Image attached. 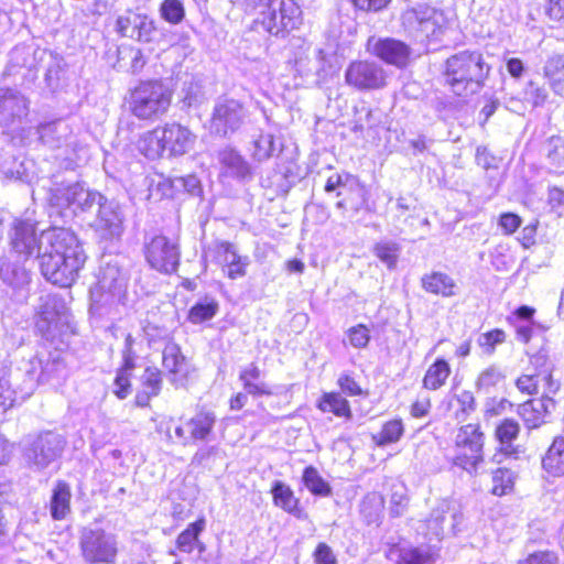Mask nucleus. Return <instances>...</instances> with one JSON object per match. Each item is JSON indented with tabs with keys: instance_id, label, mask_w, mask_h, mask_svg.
Segmentation results:
<instances>
[{
	"instance_id": "f257e3e1",
	"label": "nucleus",
	"mask_w": 564,
	"mask_h": 564,
	"mask_svg": "<svg viewBox=\"0 0 564 564\" xmlns=\"http://www.w3.org/2000/svg\"><path fill=\"white\" fill-rule=\"evenodd\" d=\"M39 271L46 282L70 289L79 280L88 261L84 242L70 228L56 226L44 237Z\"/></svg>"
},
{
	"instance_id": "f03ea898",
	"label": "nucleus",
	"mask_w": 564,
	"mask_h": 564,
	"mask_svg": "<svg viewBox=\"0 0 564 564\" xmlns=\"http://www.w3.org/2000/svg\"><path fill=\"white\" fill-rule=\"evenodd\" d=\"M491 65L478 50H463L449 55L442 65L444 86L453 95L466 98L480 91L491 74Z\"/></svg>"
},
{
	"instance_id": "7ed1b4c3",
	"label": "nucleus",
	"mask_w": 564,
	"mask_h": 564,
	"mask_svg": "<svg viewBox=\"0 0 564 564\" xmlns=\"http://www.w3.org/2000/svg\"><path fill=\"white\" fill-rule=\"evenodd\" d=\"M174 90L162 78H145L129 87L122 97V109L140 122L152 123L172 108Z\"/></svg>"
},
{
	"instance_id": "20e7f679",
	"label": "nucleus",
	"mask_w": 564,
	"mask_h": 564,
	"mask_svg": "<svg viewBox=\"0 0 564 564\" xmlns=\"http://www.w3.org/2000/svg\"><path fill=\"white\" fill-rule=\"evenodd\" d=\"M195 140L196 135L188 127L170 121L142 133L138 140V150L149 160L161 159L164 154L177 158L186 154Z\"/></svg>"
},
{
	"instance_id": "39448f33",
	"label": "nucleus",
	"mask_w": 564,
	"mask_h": 564,
	"mask_svg": "<svg viewBox=\"0 0 564 564\" xmlns=\"http://www.w3.org/2000/svg\"><path fill=\"white\" fill-rule=\"evenodd\" d=\"M486 434L480 422H469L457 427L451 464L468 474H476L485 462Z\"/></svg>"
},
{
	"instance_id": "423d86ee",
	"label": "nucleus",
	"mask_w": 564,
	"mask_h": 564,
	"mask_svg": "<svg viewBox=\"0 0 564 564\" xmlns=\"http://www.w3.org/2000/svg\"><path fill=\"white\" fill-rule=\"evenodd\" d=\"M302 23V10L294 0H273L264 6L254 20L256 26L281 39H285L299 30Z\"/></svg>"
},
{
	"instance_id": "0eeeda50",
	"label": "nucleus",
	"mask_w": 564,
	"mask_h": 564,
	"mask_svg": "<svg viewBox=\"0 0 564 564\" xmlns=\"http://www.w3.org/2000/svg\"><path fill=\"white\" fill-rule=\"evenodd\" d=\"M517 390L523 395L554 397L560 391V381L554 378L553 368L544 355H534L529 366L514 380Z\"/></svg>"
},
{
	"instance_id": "6e6552de",
	"label": "nucleus",
	"mask_w": 564,
	"mask_h": 564,
	"mask_svg": "<svg viewBox=\"0 0 564 564\" xmlns=\"http://www.w3.org/2000/svg\"><path fill=\"white\" fill-rule=\"evenodd\" d=\"M143 257L149 268L162 275H173L181 267L182 249L177 238L156 234L143 245Z\"/></svg>"
},
{
	"instance_id": "1a4fd4ad",
	"label": "nucleus",
	"mask_w": 564,
	"mask_h": 564,
	"mask_svg": "<svg viewBox=\"0 0 564 564\" xmlns=\"http://www.w3.org/2000/svg\"><path fill=\"white\" fill-rule=\"evenodd\" d=\"M56 226H50L43 230H37L36 225L25 220L18 219L12 225L10 235V250L19 259L28 261L36 258L40 263V256L44 250V236L55 230Z\"/></svg>"
},
{
	"instance_id": "9d476101",
	"label": "nucleus",
	"mask_w": 564,
	"mask_h": 564,
	"mask_svg": "<svg viewBox=\"0 0 564 564\" xmlns=\"http://www.w3.org/2000/svg\"><path fill=\"white\" fill-rule=\"evenodd\" d=\"M79 551L87 564H115L119 553L115 536L100 528L82 530Z\"/></svg>"
},
{
	"instance_id": "9b49d317",
	"label": "nucleus",
	"mask_w": 564,
	"mask_h": 564,
	"mask_svg": "<svg viewBox=\"0 0 564 564\" xmlns=\"http://www.w3.org/2000/svg\"><path fill=\"white\" fill-rule=\"evenodd\" d=\"M113 30L121 39H128L141 44L159 42L156 23L147 13L128 8L113 22Z\"/></svg>"
},
{
	"instance_id": "f8f14e48",
	"label": "nucleus",
	"mask_w": 564,
	"mask_h": 564,
	"mask_svg": "<svg viewBox=\"0 0 564 564\" xmlns=\"http://www.w3.org/2000/svg\"><path fill=\"white\" fill-rule=\"evenodd\" d=\"M345 83L356 91L382 90L388 86V74L377 62L358 58L347 65Z\"/></svg>"
},
{
	"instance_id": "ddd939ff",
	"label": "nucleus",
	"mask_w": 564,
	"mask_h": 564,
	"mask_svg": "<svg viewBox=\"0 0 564 564\" xmlns=\"http://www.w3.org/2000/svg\"><path fill=\"white\" fill-rule=\"evenodd\" d=\"M215 425V413L205 406H200L191 417L180 419L174 433L181 443L186 446L207 442L214 434Z\"/></svg>"
},
{
	"instance_id": "4468645a",
	"label": "nucleus",
	"mask_w": 564,
	"mask_h": 564,
	"mask_svg": "<svg viewBox=\"0 0 564 564\" xmlns=\"http://www.w3.org/2000/svg\"><path fill=\"white\" fill-rule=\"evenodd\" d=\"M366 51L373 57L388 65L404 68L411 61V48L401 40L394 37L369 36Z\"/></svg>"
},
{
	"instance_id": "2eb2a0df",
	"label": "nucleus",
	"mask_w": 564,
	"mask_h": 564,
	"mask_svg": "<svg viewBox=\"0 0 564 564\" xmlns=\"http://www.w3.org/2000/svg\"><path fill=\"white\" fill-rule=\"evenodd\" d=\"M324 189L327 193L336 191L338 209L352 207L356 212L359 210L355 203L362 195V187L355 176L349 174L344 176L339 173L330 175L326 180Z\"/></svg>"
},
{
	"instance_id": "dca6fc26",
	"label": "nucleus",
	"mask_w": 564,
	"mask_h": 564,
	"mask_svg": "<svg viewBox=\"0 0 564 564\" xmlns=\"http://www.w3.org/2000/svg\"><path fill=\"white\" fill-rule=\"evenodd\" d=\"M402 23L409 31L435 37L443 32L445 19L434 10H409L402 17Z\"/></svg>"
},
{
	"instance_id": "f3484780",
	"label": "nucleus",
	"mask_w": 564,
	"mask_h": 564,
	"mask_svg": "<svg viewBox=\"0 0 564 564\" xmlns=\"http://www.w3.org/2000/svg\"><path fill=\"white\" fill-rule=\"evenodd\" d=\"M555 404L554 397L531 398L518 405L517 413L528 430H536L546 423Z\"/></svg>"
},
{
	"instance_id": "a211bd4d",
	"label": "nucleus",
	"mask_w": 564,
	"mask_h": 564,
	"mask_svg": "<svg viewBox=\"0 0 564 564\" xmlns=\"http://www.w3.org/2000/svg\"><path fill=\"white\" fill-rule=\"evenodd\" d=\"M270 495L272 498V503L275 508L299 520L308 519V513L302 506L301 499L295 495L290 485L281 480H276L270 488Z\"/></svg>"
},
{
	"instance_id": "6ab92c4d",
	"label": "nucleus",
	"mask_w": 564,
	"mask_h": 564,
	"mask_svg": "<svg viewBox=\"0 0 564 564\" xmlns=\"http://www.w3.org/2000/svg\"><path fill=\"white\" fill-rule=\"evenodd\" d=\"M316 409L324 414H332L343 422L354 419L349 400L338 390L323 391L315 403Z\"/></svg>"
},
{
	"instance_id": "aec40b11",
	"label": "nucleus",
	"mask_w": 564,
	"mask_h": 564,
	"mask_svg": "<svg viewBox=\"0 0 564 564\" xmlns=\"http://www.w3.org/2000/svg\"><path fill=\"white\" fill-rule=\"evenodd\" d=\"M207 520L205 516L197 517L193 522H189L176 536L175 549L185 554H191L194 551L203 553L205 544L200 540L202 533L206 530Z\"/></svg>"
},
{
	"instance_id": "412c9836",
	"label": "nucleus",
	"mask_w": 564,
	"mask_h": 564,
	"mask_svg": "<svg viewBox=\"0 0 564 564\" xmlns=\"http://www.w3.org/2000/svg\"><path fill=\"white\" fill-rule=\"evenodd\" d=\"M422 290L431 295L440 297H454L458 293V286L454 278L442 271H431L420 279Z\"/></svg>"
},
{
	"instance_id": "4be33fe9",
	"label": "nucleus",
	"mask_w": 564,
	"mask_h": 564,
	"mask_svg": "<svg viewBox=\"0 0 564 564\" xmlns=\"http://www.w3.org/2000/svg\"><path fill=\"white\" fill-rule=\"evenodd\" d=\"M162 384V371L155 367H147L141 378L140 389L134 395L133 404L137 408H149L151 400L161 393Z\"/></svg>"
},
{
	"instance_id": "5701e85b",
	"label": "nucleus",
	"mask_w": 564,
	"mask_h": 564,
	"mask_svg": "<svg viewBox=\"0 0 564 564\" xmlns=\"http://www.w3.org/2000/svg\"><path fill=\"white\" fill-rule=\"evenodd\" d=\"M521 426L518 421L512 417H506L498 422L495 427L494 436L499 444V453L506 457H517L519 447L513 442L519 437Z\"/></svg>"
},
{
	"instance_id": "b1692460",
	"label": "nucleus",
	"mask_w": 564,
	"mask_h": 564,
	"mask_svg": "<svg viewBox=\"0 0 564 564\" xmlns=\"http://www.w3.org/2000/svg\"><path fill=\"white\" fill-rule=\"evenodd\" d=\"M50 514L55 521L65 520L72 512V488L65 480H57L52 488L48 503Z\"/></svg>"
},
{
	"instance_id": "393cba45",
	"label": "nucleus",
	"mask_w": 564,
	"mask_h": 564,
	"mask_svg": "<svg viewBox=\"0 0 564 564\" xmlns=\"http://www.w3.org/2000/svg\"><path fill=\"white\" fill-rule=\"evenodd\" d=\"M239 380L243 390L253 398L272 397V387L261 380V369L256 364H250L239 372Z\"/></svg>"
},
{
	"instance_id": "a878e982",
	"label": "nucleus",
	"mask_w": 564,
	"mask_h": 564,
	"mask_svg": "<svg viewBox=\"0 0 564 564\" xmlns=\"http://www.w3.org/2000/svg\"><path fill=\"white\" fill-rule=\"evenodd\" d=\"M451 375V364L445 358L437 357L426 368L422 378V388L427 391H437L446 386Z\"/></svg>"
},
{
	"instance_id": "bb28decb",
	"label": "nucleus",
	"mask_w": 564,
	"mask_h": 564,
	"mask_svg": "<svg viewBox=\"0 0 564 564\" xmlns=\"http://www.w3.org/2000/svg\"><path fill=\"white\" fill-rule=\"evenodd\" d=\"M541 464L543 470L550 476H564V435H557L552 440Z\"/></svg>"
},
{
	"instance_id": "cd10ccee",
	"label": "nucleus",
	"mask_w": 564,
	"mask_h": 564,
	"mask_svg": "<svg viewBox=\"0 0 564 564\" xmlns=\"http://www.w3.org/2000/svg\"><path fill=\"white\" fill-rule=\"evenodd\" d=\"M543 77L555 95L564 97V53L547 57L543 65Z\"/></svg>"
},
{
	"instance_id": "c85d7f7f",
	"label": "nucleus",
	"mask_w": 564,
	"mask_h": 564,
	"mask_svg": "<svg viewBox=\"0 0 564 564\" xmlns=\"http://www.w3.org/2000/svg\"><path fill=\"white\" fill-rule=\"evenodd\" d=\"M405 433L404 422L401 417L384 421L380 429L371 434V441L378 447L397 444Z\"/></svg>"
},
{
	"instance_id": "c756f323",
	"label": "nucleus",
	"mask_w": 564,
	"mask_h": 564,
	"mask_svg": "<svg viewBox=\"0 0 564 564\" xmlns=\"http://www.w3.org/2000/svg\"><path fill=\"white\" fill-rule=\"evenodd\" d=\"M162 366L167 375L173 376V380L186 376V357L183 355L177 344L169 343L164 346L162 351Z\"/></svg>"
},
{
	"instance_id": "7c9ffc66",
	"label": "nucleus",
	"mask_w": 564,
	"mask_h": 564,
	"mask_svg": "<svg viewBox=\"0 0 564 564\" xmlns=\"http://www.w3.org/2000/svg\"><path fill=\"white\" fill-rule=\"evenodd\" d=\"M219 161L224 167V174L245 180L251 175L249 163L235 149H225L220 152Z\"/></svg>"
},
{
	"instance_id": "2f4dec72",
	"label": "nucleus",
	"mask_w": 564,
	"mask_h": 564,
	"mask_svg": "<svg viewBox=\"0 0 564 564\" xmlns=\"http://www.w3.org/2000/svg\"><path fill=\"white\" fill-rule=\"evenodd\" d=\"M389 555L397 557L395 564H431L435 560L433 554L427 551L416 546H403L398 543L390 545Z\"/></svg>"
},
{
	"instance_id": "473e14b6",
	"label": "nucleus",
	"mask_w": 564,
	"mask_h": 564,
	"mask_svg": "<svg viewBox=\"0 0 564 564\" xmlns=\"http://www.w3.org/2000/svg\"><path fill=\"white\" fill-rule=\"evenodd\" d=\"M490 480L489 492L501 498L514 491L517 474L508 467H497L490 471Z\"/></svg>"
},
{
	"instance_id": "72a5a7b5",
	"label": "nucleus",
	"mask_w": 564,
	"mask_h": 564,
	"mask_svg": "<svg viewBox=\"0 0 564 564\" xmlns=\"http://www.w3.org/2000/svg\"><path fill=\"white\" fill-rule=\"evenodd\" d=\"M239 105L234 101L218 104L212 115V123L227 133L228 130H234L240 118L238 116Z\"/></svg>"
},
{
	"instance_id": "f704fd0d",
	"label": "nucleus",
	"mask_w": 564,
	"mask_h": 564,
	"mask_svg": "<svg viewBox=\"0 0 564 564\" xmlns=\"http://www.w3.org/2000/svg\"><path fill=\"white\" fill-rule=\"evenodd\" d=\"M35 330L41 336H46L57 326L61 319V311L55 301H46L41 304L35 313Z\"/></svg>"
},
{
	"instance_id": "c9c22d12",
	"label": "nucleus",
	"mask_w": 564,
	"mask_h": 564,
	"mask_svg": "<svg viewBox=\"0 0 564 564\" xmlns=\"http://www.w3.org/2000/svg\"><path fill=\"white\" fill-rule=\"evenodd\" d=\"M28 108L26 99L10 88L0 89V118L13 120Z\"/></svg>"
},
{
	"instance_id": "e433bc0d",
	"label": "nucleus",
	"mask_w": 564,
	"mask_h": 564,
	"mask_svg": "<svg viewBox=\"0 0 564 564\" xmlns=\"http://www.w3.org/2000/svg\"><path fill=\"white\" fill-rule=\"evenodd\" d=\"M219 312V303L214 297L196 302L187 312V321L197 325L213 319Z\"/></svg>"
},
{
	"instance_id": "4c0bfd02",
	"label": "nucleus",
	"mask_w": 564,
	"mask_h": 564,
	"mask_svg": "<svg viewBox=\"0 0 564 564\" xmlns=\"http://www.w3.org/2000/svg\"><path fill=\"white\" fill-rule=\"evenodd\" d=\"M302 482L313 496L329 497L332 495L330 485L322 477L318 469L312 465L303 469Z\"/></svg>"
},
{
	"instance_id": "58836bf2",
	"label": "nucleus",
	"mask_w": 564,
	"mask_h": 564,
	"mask_svg": "<svg viewBox=\"0 0 564 564\" xmlns=\"http://www.w3.org/2000/svg\"><path fill=\"white\" fill-rule=\"evenodd\" d=\"M375 109L367 104L357 105L352 108L351 131L365 132L379 126V120L375 116Z\"/></svg>"
},
{
	"instance_id": "ea45409f",
	"label": "nucleus",
	"mask_w": 564,
	"mask_h": 564,
	"mask_svg": "<svg viewBox=\"0 0 564 564\" xmlns=\"http://www.w3.org/2000/svg\"><path fill=\"white\" fill-rule=\"evenodd\" d=\"M401 247L393 241H379L372 247V252L389 270H394L398 265Z\"/></svg>"
},
{
	"instance_id": "a19ab883",
	"label": "nucleus",
	"mask_w": 564,
	"mask_h": 564,
	"mask_svg": "<svg viewBox=\"0 0 564 564\" xmlns=\"http://www.w3.org/2000/svg\"><path fill=\"white\" fill-rule=\"evenodd\" d=\"M453 400L457 404L454 410V417L457 421L466 420L476 411L477 402L474 392L470 390H462L453 395Z\"/></svg>"
},
{
	"instance_id": "79ce46f5",
	"label": "nucleus",
	"mask_w": 564,
	"mask_h": 564,
	"mask_svg": "<svg viewBox=\"0 0 564 564\" xmlns=\"http://www.w3.org/2000/svg\"><path fill=\"white\" fill-rule=\"evenodd\" d=\"M159 12L160 17L172 25L180 24L185 19V8L182 0H163Z\"/></svg>"
},
{
	"instance_id": "37998d69",
	"label": "nucleus",
	"mask_w": 564,
	"mask_h": 564,
	"mask_svg": "<svg viewBox=\"0 0 564 564\" xmlns=\"http://www.w3.org/2000/svg\"><path fill=\"white\" fill-rule=\"evenodd\" d=\"M346 344L355 349H365L368 347L371 335L370 329L366 324L359 323L347 328Z\"/></svg>"
},
{
	"instance_id": "c03bdc74",
	"label": "nucleus",
	"mask_w": 564,
	"mask_h": 564,
	"mask_svg": "<svg viewBox=\"0 0 564 564\" xmlns=\"http://www.w3.org/2000/svg\"><path fill=\"white\" fill-rule=\"evenodd\" d=\"M336 384L339 388V392L346 397H367L369 394L368 390L361 387L350 371L341 372L337 378Z\"/></svg>"
},
{
	"instance_id": "a18cd8bd",
	"label": "nucleus",
	"mask_w": 564,
	"mask_h": 564,
	"mask_svg": "<svg viewBox=\"0 0 564 564\" xmlns=\"http://www.w3.org/2000/svg\"><path fill=\"white\" fill-rule=\"evenodd\" d=\"M384 509V498L381 495L370 492L364 496L359 503V512L368 520L377 518Z\"/></svg>"
},
{
	"instance_id": "49530a36",
	"label": "nucleus",
	"mask_w": 564,
	"mask_h": 564,
	"mask_svg": "<svg viewBox=\"0 0 564 564\" xmlns=\"http://www.w3.org/2000/svg\"><path fill=\"white\" fill-rule=\"evenodd\" d=\"M507 340V334L502 328H492L482 333L478 338V345L484 352L492 355L498 345Z\"/></svg>"
},
{
	"instance_id": "de8ad7c7",
	"label": "nucleus",
	"mask_w": 564,
	"mask_h": 564,
	"mask_svg": "<svg viewBox=\"0 0 564 564\" xmlns=\"http://www.w3.org/2000/svg\"><path fill=\"white\" fill-rule=\"evenodd\" d=\"M517 564H560V557L553 550H535L519 558Z\"/></svg>"
},
{
	"instance_id": "09e8293b",
	"label": "nucleus",
	"mask_w": 564,
	"mask_h": 564,
	"mask_svg": "<svg viewBox=\"0 0 564 564\" xmlns=\"http://www.w3.org/2000/svg\"><path fill=\"white\" fill-rule=\"evenodd\" d=\"M275 151L274 137L270 133H261L254 140L253 158L257 161H265L272 156Z\"/></svg>"
},
{
	"instance_id": "8fccbe9b",
	"label": "nucleus",
	"mask_w": 564,
	"mask_h": 564,
	"mask_svg": "<svg viewBox=\"0 0 564 564\" xmlns=\"http://www.w3.org/2000/svg\"><path fill=\"white\" fill-rule=\"evenodd\" d=\"M356 12L380 13L390 8L393 0H347Z\"/></svg>"
},
{
	"instance_id": "3c124183",
	"label": "nucleus",
	"mask_w": 564,
	"mask_h": 564,
	"mask_svg": "<svg viewBox=\"0 0 564 564\" xmlns=\"http://www.w3.org/2000/svg\"><path fill=\"white\" fill-rule=\"evenodd\" d=\"M249 259L246 256L237 254L223 265L226 276L229 280H237L247 274Z\"/></svg>"
},
{
	"instance_id": "603ef678",
	"label": "nucleus",
	"mask_w": 564,
	"mask_h": 564,
	"mask_svg": "<svg viewBox=\"0 0 564 564\" xmlns=\"http://www.w3.org/2000/svg\"><path fill=\"white\" fill-rule=\"evenodd\" d=\"M212 250L214 261L221 265L239 254L235 243L226 240L215 241Z\"/></svg>"
},
{
	"instance_id": "864d4df0",
	"label": "nucleus",
	"mask_w": 564,
	"mask_h": 564,
	"mask_svg": "<svg viewBox=\"0 0 564 564\" xmlns=\"http://www.w3.org/2000/svg\"><path fill=\"white\" fill-rule=\"evenodd\" d=\"M133 375L116 370L113 379V394L119 400L128 398L132 392Z\"/></svg>"
},
{
	"instance_id": "5fc2aeb1",
	"label": "nucleus",
	"mask_w": 564,
	"mask_h": 564,
	"mask_svg": "<svg viewBox=\"0 0 564 564\" xmlns=\"http://www.w3.org/2000/svg\"><path fill=\"white\" fill-rule=\"evenodd\" d=\"M522 225V218L512 212L501 213L498 217V226L505 236H511L518 231Z\"/></svg>"
},
{
	"instance_id": "6e6d98bb",
	"label": "nucleus",
	"mask_w": 564,
	"mask_h": 564,
	"mask_svg": "<svg viewBox=\"0 0 564 564\" xmlns=\"http://www.w3.org/2000/svg\"><path fill=\"white\" fill-rule=\"evenodd\" d=\"M121 364L116 370L133 375L134 370L137 369L138 357L133 351L132 339L130 336L127 337V343L121 351Z\"/></svg>"
},
{
	"instance_id": "4d7b16f0",
	"label": "nucleus",
	"mask_w": 564,
	"mask_h": 564,
	"mask_svg": "<svg viewBox=\"0 0 564 564\" xmlns=\"http://www.w3.org/2000/svg\"><path fill=\"white\" fill-rule=\"evenodd\" d=\"M313 564H337V558L330 546L325 542H318L312 553Z\"/></svg>"
},
{
	"instance_id": "13d9d810",
	"label": "nucleus",
	"mask_w": 564,
	"mask_h": 564,
	"mask_svg": "<svg viewBox=\"0 0 564 564\" xmlns=\"http://www.w3.org/2000/svg\"><path fill=\"white\" fill-rule=\"evenodd\" d=\"M17 392L8 381L0 380V412L12 409L15 404Z\"/></svg>"
},
{
	"instance_id": "bf43d9fd",
	"label": "nucleus",
	"mask_w": 564,
	"mask_h": 564,
	"mask_svg": "<svg viewBox=\"0 0 564 564\" xmlns=\"http://www.w3.org/2000/svg\"><path fill=\"white\" fill-rule=\"evenodd\" d=\"M173 192V182L170 178H162L150 187V195L160 199L172 197Z\"/></svg>"
},
{
	"instance_id": "052dcab7",
	"label": "nucleus",
	"mask_w": 564,
	"mask_h": 564,
	"mask_svg": "<svg viewBox=\"0 0 564 564\" xmlns=\"http://www.w3.org/2000/svg\"><path fill=\"white\" fill-rule=\"evenodd\" d=\"M431 408L432 402L430 398L416 399L410 405V414L414 419H422L430 413Z\"/></svg>"
},
{
	"instance_id": "680f3d73",
	"label": "nucleus",
	"mask_w": 564,
	"mask_h": 564,
	"mask_svg": "<svg viewBox=\"0 0 564 564\" xmlns=\"http://www.w3.org/2000/svg\"><path fill=\"white\" fill-rule=\"evenodd\" d=\"M547 156L554 162L564 161V141L558 137L549 139Z\"/></svg>"
},
{
	"instance_id": "e2e57ef3",
	"label": "nucleus",
	"mask_w": 564,
	"mask_h": 564,
	"mask_svg": "<svg viewBox=\"0 0 564 564\" xmlns=\"http://www.w3.org/2000/svg\"><path fill=\"white\" fill-rule=\"evenodd\" d=\"M547 205L552 210L558 212L564 208V189L551 187L547 193Z\"/></svg>"
},
{
	"instance_id": "0e129e2a",
	"label": "nucleus",
	"mask_w": 564,
	"mask_h": 564,
	"mask_svg": "<svg viewBox=\"0 0 564 564\" xmlns=\"http://www.w3.org/2000/svg\"><path fill=\"white\" fill-rule=\"evenodd\" d=\"M546 14L554 21H564V0H547Z\"/></svg>"
},
{
	"instance_id": "69168bd1",
	"label": "nucleus",
	"mask_w": 564,
	"mask_h": 564,
	"mask_svg": "<svg viewBox=\"0 0 564 564\" xmlns=\"http://www.w3.org/2000/svg\"><path fill=\"white\" fill-rule=\"evenodd\" d=\"M248 395L250 394L247 393L246 391H239L234 393L228 401L229 409L231 411L242 410L248 403Z\"/></svg>"
},
{
	"instance_id": "338daca9",
	"label": "nucleus",
	"mask_w": 564,
	"mask_h": 564,
	"mask_svg": "<svg viewBox=\"0 0 564 564\" xmlns=\"http://www.w3.org/2000/svg\"><path fill=\"white\" fill-rule=\"evenodd\" d=\"M506 67L510 76L513 78H520L524 73V65L518 57L509 58L506 63Z\"/></svg>"
},
{
	"instance_id": "774afa93",
	"label": "nucleus",
	"mask_w": 564,
	"mask_h": 564,
	"mask_svg": "<svg viewBox=\"0 0 564 564\" xmlns=\"http://www.w3.org/2000/svg\"><path fill=\"white\" fill-rule=\"evenodd\" d=\"M491 160H494V156L486 147H478L476 149V162L478 165L489 169L491 166Z\"/></svg>"
}]
</instances>
